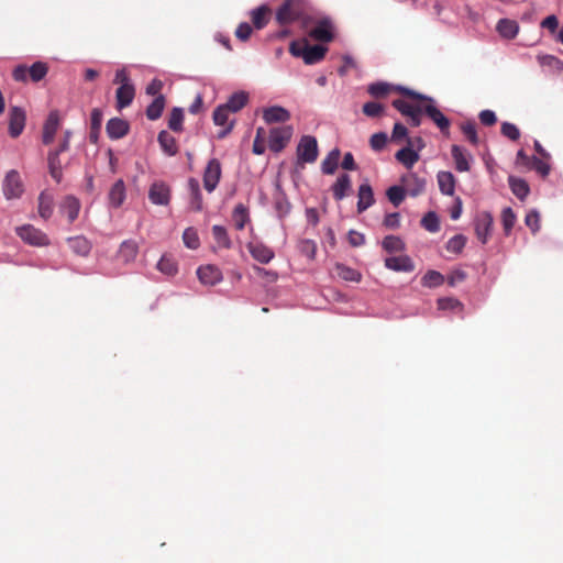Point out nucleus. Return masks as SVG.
Wrapping results in <instances>:
<instances>
[{"instance_id":"obj_1","label":"nucleus","mask_w":563,"mask_h":563,"mask_svg":"<svg viewBox=\"0 0 563 563\" xmlns=\"http://www.w3.org/2000/svg\"><path fill=\"white\" fill-rule=\"evenodd\" d=\"M405 93L410 97L409 100L397 99L393 101V106L405 117L409 119V122L413 126H418L421 123V114L427 102V97L418 95L413 91L404 89Z\"/></svg>"},{"instance_id":"obj_2","label":"nucleus","mask_w":563,"mask_h":563,"mask_svg":"<svg viewBox=\"0 0 563 563\" xmlns=\"http://www.w3.org/2000/svg\"><path fill=\"white\" fill-rule=\"evenodd\" d=\"M318 154L317 139L311 135L301 136L296 147V172L298 173L305 164L314 163Z\"/></svg>"},{"instance_id":"obj_3","label":"nucleus","mask_w":563,"mask_h":563,"mask_svg":"<svg viewBox=\"0 0 563 563\" xmlns=\"http://www.w3.org/2000/svg\"><path fill=\"white\" fill-rule=\"evenodd\" d=\"M289 51L294 56L301 57L306 64L312 65L324 57L327 47L322 45H309L306 42H292Z\"/></svg>"},{"instance_id":"obj_4","label":"nucleus","mask_w":563,"mask_h":563,"mask_svg":"<svg viewBox=\"0 0 563 563\" xmlns=\"http://www.w3.org/2000/svg\"><path fill=\"white\" fill-rule=\"evenodd\" d=\"M48 71V66L43 62H35L30 67L25 65L16 66L12 71V77L16 81H26L27 76L32 81L37 82L42 80Z\"/></svg>"},{"instance_id":"obj_5","label":"nucleus","mask_w":563,"mask_h":563,"mask_svg":"<svg viewBox=\"0 0 563 563\" xmlns=\"http://www.w3.org/2000/svg\"><path fill=\"white\" fill-rule=\"evenodd\" d=\"M294 130L290 125L273 128L268 134V148L272 152H282L289 143Z\"/></svg>"},{"instance_id":"obj_6","label":"nucleus","mask_w":563,"mask_h":563,"mask_svg":"<svg viewBox=\"0 0 563 563\" xmlns=\"http://www.w3.org/2000/svg\"><path fill=\"white\" fill-rule=\"evenodd\" d=\"M213 123L220 126L219 131L216 133V136L223 139L232 131L235 124V118L228 109H225L222 104H219L213 111Z\"/></svg>"},{"instance_id":"obj_7","label":"nucleus","mask_w":563,"mask_h":563,"mask_svg":"<svg viewBox=\"0 0 563 563\" xmlns=\"http://www.w3.org/2000/svg\"><path fill=\"white\" fill-rule=\"evenodd\" d=\"M16 234L26 243L33 246H44L49 243L47 235L31 224L16 229Z\"/></svg>"},{"instance_id":"obj_8","label":"nucleus","mask_w":563,"mask_h":563,"mask_svg":"<svg viewBox=\"0 0 563 563\" xmlns=\"http://www.w3.org/2000/svg\"><path fill=\"white\" fill-rule=\"evenodd\" d=\"M475 234L477 239L483 243L486 244L488 242V239L490 236L494 219L490 212L483 211L478 213L475 218Z\"/></svg>"},{"instance_id":"obj_9","label":"nucleus","mask_w":563,"mask_h":563,"mask_svg":"<svg viewBox=\"0 0 563 563\" xmlns=\"http://www.w3.org/2000/svg\"><path fill=\"white\" fill-rule=\"evenodd\" d=\"M303 0H287L277 11L276 19L280 24L296 20L301 13Z\"/></svg>"},{"instance_id":"obj_10","label":"nucleus","mask_w":563,"mask_h":563,"mask_svg":"<svg viewBox=\"0 0 563 563\" xmlns=\"http://www.w3.org/2000/svg\"><path fill=\"white\" fill-rule=\"evenodd\" d=\"M310 36L320 42H330L334 36V25L330 19H322L310 31Z\"/></svg>"},{"instance_id":"obj_11","label":"nucleus","mask_w":563,"mask_h":563,"mask_svg":"<svg viewBox=\"0 0 563 563\" xmlns=\"http://www.w3.org/2000/svg\"><path fill=\"white\" fill-rule=\"evenodd\" d=\"M25 112L19 107H12L9 112V134L18 137L25 126Z\"/></svg>"},{"instance_id":"obj_12","label":"nucleus","mask_w":563,"mask_h":563,"mask_svg":"<svg viewBox=\"0 0 563 563\" xmlns=\"http://www.w3.org/2000/svg\"><path fill=\"white\" fill-rule=\"evenodd\" d=\"M106 131L111 140H119L129 133L130 124L123 119L112 118L107 122Z\"/></svg>"},{"instance_id":"obj_13","label":"nucleus","mask_w":563,"mask_h":563,"mask_svg":"<svg viewBox=\"0 0 563 563\" xmlns=\"http://www.w3.org/2000/svg\"><path fill=\"white\" fill-rule=\"evenodd\" d=\"M148 198L155 205H167L170 198L169 187L163 181H155L150 188Z\"/></svg>"},{"instance_id":"obj_14","label":"nucleus","mask_w":563,"mask_h":563,"mask_svg":"<svg viewBox=\"0 0 563 563\" xmlns=\"http://www.w3.org/2000/svg\"><path fill=\"white\" fill-rule=\"evenodd\" d=\"M423 111L437 124L441 131H448L450 126L449 119L433 104V100L428 98Z\"/></svg>"},{"instance_id":"obj_15","label":"nucleus","mask_w":563,"mask_h":563,"mask_svg":"<svg viewBox=\"0 0 563 563\" xmlns=\"http://www.w3.org/2000/svg\"><path fill=\"white\" fill-rule=\"evenodd\" d=\"M59 128L58 111H51L43 126V143L48 145L53 142Z\"/></svg>"},{"instance_id":"obj_16","label":"nucleus","mask_w":563,"mask_h":563,"mask_svg":"<svg viewBox=\"0 0 563 563\" xmlns=\"http://www.w3.org/2000/svg\"><path fill=\"white\" fill-rule=\"evenodd\" d=\"M385 266L395 272H412L415 264L408 255L391 256L385 258Z\"/></svg>"},{"instance_id":"obj_17","label":"nucleus","mask_w":563,"mask_h":563,"mask_svg":"<svg viewBox=\"0 0 563 563\" xmlns=\"http://www.w3.org/2000/svg\"><path fill=\"white\" fill-rule=\"evenodd\" d=\"M263 119L266 123H283L290 119V113L282 106H272L263 110Z\"/></svg>"},{"instance_id":"obj_18","label":"nucleus","mask_w":563,"mask_h":563,"mask_svg":"<svg viewBox=\"0 0 563 563\" xmlns=\"http://www.w3.org/2000/svg\"><path fill=\"white\" fill-rule=\"evenodd\" d=\"M250 95L244 90L233 92L222 106L233 115L243 109L249 102Z\"/></svg>"},{"instance_id":"obj_19","label":"nucleus","mask_w":563,"mask_h":563,"mask_svg":"<svg viewBox=\"0 0 563 563\" xmlns=\"http://www.w3.org/2000/svg\"><path fill=\"white\" fill-rule=\"evenodd\" d=\"M80 202L74 196L65 197L60 205V212L67 217L69 223H73L78 218Z\"/></svg>"},{"instance_id":"obj_20","label":"nucleus","mask_w":563,"mask_h":563,"mask_svg":"<svg viewBox=\"0 0 563 563\" xmlns=\"http://www.w3.org/2000/svg\"><path fill=\"white\" fill-rule=\"evenodd\" d=\"M135 89L133 85H121L115 91L117 108L119 110L130 106L134 99Z\"/></svg>"},{"instance_id":"obj_21","label":"nucleus","mask_w":563,"mask_h":563,"mask_svg":"<svg viewBox=\"0 0 563 563\" xmlns=\"http://www.w3.org/2000/svg\"><path fill=\"white\" fill-rule=\"evenodd\" d=\"M358 201H357V211L358 213L364 212L368 209L374 202V194L373 189L368 184H362L358 188Z\"/></svg>"},{"instance_id":"obj_22","label":"nucleus","mask_w":563,"mask_h":563,"mask_svg":"<svg viewBox=\"0 0 563 563\" xmlns=\"http://www.w3.org/2000/svg\"><path fill=\"white\" fill-rule=\"evenodd\" d=\"M341 158L339 148L331 150L321 163V170L323 174L332 175L335 173Z\"/></svg>"},{"instance_id":"obj_23","label":"nucleus","mask_w":563,"mask_h":563,"mask_svg":"<svg viewBox=\"0 0 563 563\" xmlns=\"http://www.w3.org/2000/svg\"><path fill=\"white\" fill-rule=\"evenodd\" d=\"M2 188L7 199L19 198L24 190L20 178H4Z\"/></svg>"},{"instance_id":"obj_24","label":"nucleus","mask_w":563,"mask_h":563,"mask_svg":"<svg viewBox=\"0 0 563 563\" xmlns=\"http://www.w3.org/2000/svg\"><path fill=\"white\" fill-rule=\"evenodd\" d=\"M249 251L256 261L263 264H267L274 257V252L263 244H250Z\"/></svg>"},{"instance_id":"obj_25","label":"nucleus","mask_w":563,"mask_h":563,"mask_svg":"<svg viewBox=\"0 0 563 563\" xmlns=\"http://www.w3.org/2000/svg\"><path fill=\"white\" fill-rule=\"evenodd\" d=\"M137 244L134 241H124L119 249L118 256L124 263H129L135 260L137 255Z\"/></svg>"},{"instance_id":"obj_26","label":"nucleus","mask_w":563,"mask_h":563,"mask_svg":"<svg viewBox=\"0 0 563 563\" xmlns=\"http://www.w3.org/2000/svg\"><path fill=\"white\" fill-rule=\"evenodd\" d=\"M68 245L74 253L80 256H87L91 251L90 242L84 236L69 238Z\"/></svg>"},{"instance_id":"obj_27","label":"nucleus","mask_w":563,"mask_h":563,"mask_svg":"<svg viewBox=\"0 0 563 563\" xmlns=\"http://www.w3.org/2000/svg\"><path fill=\"white\" fill-rule=\"evenodd\" d=\"M232 221L236 230H243L250 221L249 209L243 203L235 206L232 212Z\"/></svg>"},{"instance_id":"obj_28","label":"nucleus","mask_w":563,"mask_h":563,"mask_svg":"<svg viewBox=\"0 0 563 563\" xmlns=\"http://www.w3.org/2000/svg\"><path fill=\"white\" fill-rule=\"evenodd\" d=\"M125 199V187L123 180L120 178L112 186L109 192V201L112 207H120Z\"/></svg>"},{"instance_id":"obj_29","label":"nucleus","mask_w":563,"mask_h":563,"mask_svg":"<svg viewBox=\"0 0 563 563\" xmlns=\"http://www.w3.org/2000/svg\"><path fill=\"white\" fill-rule=\"evenodd\" d=\"M498 33L505 38H514L519 31V25L516 21L509 19H501L497 23Z\"/></svg>"},{"instance_id":"obj_30","label":"nucleus","mask_w":563,"mask_h":563,"mask_svg":"<svg viewBox=\"0 0 563 563\" xmlns=\"http://www.w3.org/2000/svg\"><path fill=\"white\" fill-rule=\"evenodd\" d=\"M452 156L456 166V170L465 173L470 168V155L466 154L460 146L452 147Z\"/></svg>"},{"instance_id":"obj_31","label":"nucleus","mask_w":563,"mask_h":563,"mask_svg":"<svg viewBox=\"0 0 563 563\" xmlns=\"http://www.w3.org/2000/svg\"><path fill=\"white\" fill-rule=\"evenodd\" d=\"M158 143L162 150L168 155H175L178 151L175 137L167 131H162L158 134Z\"/></svg>"},{"instance_id":"obj_32","label":"nucleus","mask_w":563,"mask_h":563,"mask_svg":"<svg viewBox=\"0 0 563 563\" xmlns=\"http://www.w3.org/2000/svg\"><path fill=\"white\" fill-rule=\"evenodd\" d=\"M332 192L335 200H342L352 192L350 178H338L332 186Z\"/></svg>"},{"instance_id":"obj_33","label":"nucleus","mask_w":563,"mask_h":563,"mask_svg":"<svg viewBox=\"0 0 563 563\" xmlns=\"http://www.w3.org/2000/svg\"><path fill=\"white\" fill-rule=\"evenodd\" d=\"M165 108V98L163 95H158L151 104L146 108V117L148 120H157L161 118Z\"/></svg>"},{"instance_id":"obj_34","label":"nucleus","mask_w":563,"mask_h":563,"mask_svg":"<svg viewBox=\"0 0 563 563\" xmlns=\"http://www.w3.org/2000/svg\"><path fill=\"white\" fill-rule=\"evenodd\" d=\"M335 273L336 275L346 282H360L362 278V275L358 271L349 267L344 264L338 263L335 265Z\"/></svg>"},{"instance_id":"obj_35","label":"nucleus","mask_w":563,"mask_h":563,"mask_svg":"<svg viewBox=\"0 0 563 563\" xmlns=\"http://www.w3.org/2000/svg\"><path fill=\"white\" fill-rule=\"evenodd\" d=\"M383 249L388 253L402 252L406 247L405 242L396 235H387L383 240Z\"/></svg>"},{"instance_id":"obj_36","label":"nucleus","mask_w":563,"mask_h":563,"mask_svg":"<svg viewBox=\"0 0 563 563\" xmlns=\"http://www.w3.org/2000/svg\"><path fill=\"white\" fill-rule=\"evenodd\" d=\"M269 9L266 5L258 7L251 11V18L256 29H263L268 21Z\"/></svg>"},{"instance_id":"obj_37","label":"nucleus","mask_w":563,"mask_h":563,"mask_svg":"<svg viewBox=\"0 0 563 563\" xmlns=\"http://www.w3.org/2000/svg\"><path fill=\"white\" fill-rule=\"evenodd\" d=\"M38 213L45 220L53 213V198L46 192H42L38 197Z\"/></svg>"},{"instance_id":"obj_38","label":"nucleus","mask_w":563,"mask_h":563,"mask_svg":"<svg viewBox=\"0 0 563 563\" xmlns=\"http://www.w3.org/2000/svg\"><path fill=\"white\" fill-rule=\"evenodd\" d=\"M509 185L514 195L523 200L529 194V186L523 178H509Z\"/></svg>"},{"instance_id":"obj_39","label":"nucleus","mask_w":563,"mask_h":563,"mask_svg":"<svg viewBox=\"0 0 563 563\" xmlns=\"http://www.w3.org/2000/svg\"><path fill=\"white\" fill-rule=\"evenodd\" d=\"M213 242L219 249H230L231 240L223 227L213 225Z\"/></svg>"},{"instance_id":"obj_40","label":"nucleus","mask_w":563,"mask_h":563,"mask_svg":"<svg viewBox=\"0 0 563 563\" xmlns=\"http://www.w3.org/2000/svg\"><path fill=\"white\" fill-rule=\"evenodd\" d=\"M444 283V276L437 271H428L421 279L423 287L435 288Z\"/></svg>"},{"instance_id":"obj_41","label":"nucleus","mask_w":563,"mask_h":563,"mask_svg":"<svg viewBox=\"0 0 563 563\" xmlns=\"http://www.w3.org/2000/svg\"><path fill=\"white\" fill-rule=\"evenodd\" d=\"M517 217L514 210L510 207L504 208L501 211V223L504 228L505 235H509L515 223Z\"/></svg>"},{"instance_id":"obj_42","label":"nucleus","mask_w":563,"mask_h":563,"mask_svg":"<svg viewBox=\"0 0 563 563\" xmlns=\"http://www.w3.org/2000/svg\"><path fill=\"white\" fill-rule=\"evenodd\" d=\"M397 159L407 167H411L418 161V154L410 147H405L397 152Z\"/></svg>"},{"instance_id":"obj_43","label":"nucleus","mask_w":563,"mask_h":563,"mask_svg":"<svg viewBox=\"0 0 563 563\" xmlns=\"http://www.w3.org/2000/svg\"><path fill=\"white\" fill-rule=\"evenodd\" d=\"M421 225L429 232L435 233L440 230V221L435 212L429 211L421 219Z\"/></svg>"},{"instance_id":"obj_44","label":"nucleus","mask_w":563,"mask_h":563,"mask_svg":"<svg viewBox=\"0 0 563 563\" xmlns=\"http://www.w3.org/2000/svg\"><path fill=\"white\" fill-rule=\"evenodd\" d=\"M184 112L180 108H174L169 114L168 128L175 132L183 130Z\"/></svg>"},{"instance_id":"obj_45","label":"nucleus","mask_w":563,"mask_h":563,"mask_svg":"<svg viewBox=\"0 0 563 563\" xmlns=\"http://www.w3.org/2000/svg\"><path fill=\"white\" fill-rule=\"evenodd\" d=\"M274 205L279 218H284L290 212L291 205L283 192L277 194Z\"/></svg>"},{"instance_id":"obj_46","label":"nucleus","mask_w":563,"mask_h":563,"mask_svg":"<svg viewBox=\"0 0 563 563\" xmlns=\"http://www.w3.org/2000/svg\"><path fill=\"white\" fill-rule=\"evenodd\" d=\"M298 250L309 260H313L317 252V244L313 240L303 239L298 242Z\"/></svg>"},{"instance_id":"obj_47","label":"nucleus","mask_w":563,"mask_h":563,"mask_svg":"<svg viewBox=\"0 0 563 563\" xmlns=\"http://www.w3.org/2000/svg\"><path fill=\"white\" fill-rule=\"evenodd\" d=\"M191 190L190 208L195 211L201 210V198L199 194V183L195 178H190L189 181Z\"/></svg>"},{"instance_id":"obj_48","label":"nucleus","mask_w":563,"mask_h":563,"mask_svg":"<svg viewBox=\"0 0 563 563\" xmlns=\"http://www.w3.org/2000/svg\"><path fill=\"white\" fill-rule=\"evenodd\" d=\"M157 268L159 272L173 276L177 273V264L170 257L163 256L157 263Z\"/></svg>"},{"instance_id":"obj_49","label":"nucleus","mask_w":563,"mask_h":563,"mask_svg":"<svg viewBox=\"0 0 563 563\" xmlns=\"http://www.w3.org/2000/svg\"><path fill=\"white\" fill-rule=\"evenodd\" d=\"M387 197L389 201L395 206L398 207L405 199L406 191L400 186H393L388 188L387 190Z\"/></svg>"},{"instance_id":"obj_50","label":"nucleus","mask_w":563,"mask_h":563,"mask_svg":"<svg viewBox=\"0 0 563 563\" xmlns=\"http://www.w3.org/2000/svg\"><path fill=\"white\" fill-rule=\"evenodd\" d=\"M466 244V238L462 234L454 235L446 243V250L451 253L459 254Z\"/></svg>"},{"instance_id":"obj_51","label":"nucleus","mask_w":563,"mask_h":563,"mask_svg":"<svg viewBox=\"0 0 563 563\" xmlns=\"http://www.w3.org/2000/svg\"><path fill=\"white\" fill-rule=\"evenodd\" d=\"M265 137H266L265 130L263 128H258L256 130V135H255L254 142H253V153L254 154H256V155L264 154V152L266 150Z\"/></svg>"},{"instance_id":"obj_52","label":"nucleus","mask_w":563,"mask_h":563,"mask_svg":"<svg viewBox=\"0 0 563 563\" xmlns=\"http://www.w3.org/2000/svg\"><path fill=\"white\" fill-rule=\"evenodd\" d=\"M183 240H184L185 245L191 250H196L199 246L198 234L191 228H188L185 230V232L183 234Z\"/></svg>"},{"instance_id":"obj_53","label":"nucleus","mask_w":563,"mask_h":563,"mask_svg":"<svg viewBox=\"0 0 563 563\" xmlns=\"http://www.w3.org/2000/svg\"><path fill=\"white\" fill-rule=\"evenodd\" d=\"M526 225L531 230L534 234L540 230V214L538 211L532 210L527 213L525 218Z\"/></svg>"},{"instance_id":"obj_54","label":"nucleus","mask_w":563,"mask_h":563,"mask_svg":"<svg viewBox=\"0 0 563 563\" xmlns=\"http://www.w3.org/2000/svg\"><path fill=\"white\" fill-rule=\"evenodd\" d=\"M59 152L55 151L48 155V168L51 176H59L62 173V163L58 158Z\"/></svg>"},{"instance_id":"obj_55","label":"nucleus","mask_w":563,"mask_h":563,"mask_svg":"<svg viewBox=\"0 0 563 563\" xmlns=\"http://www.w3.org/2000/svg\"><path fill=\"white\" fill-rule=\"evenodd\" d=\"M387 134L384 132L375 133L371 136L369 144L374 151H380L387 144Z\"/></svg>"},{"instance_id":"obj_56","label":"nucleus","mask_w":563,"mask_h":563,"mask_svg":"<svg viewBox=\"0 0 563 563\" xmlns=\"http://www.w3.org/2000/svg\"><path fill=\"white\" fill-rule=\"evenodd\" d=\"M532 168L534 172L547 176L550 173V165H549V158H533L532 161Z\"/></svg>"},{"instance_id":"obj_57","label":"nucleus","mask_w":563,"mask_h":563,"mask_svg":"<svg viewBox=\"0 0 563 563\" xmlns=\"http://www.w3.org/2000/svg\"><path fill=\"white\" fill-rule=\"evenodd\" d=\"M102 111L99 108H93L90 113V128L95 132H100L102 124Z\"/></svg>"},{"instance_id":"obj_58","label":"nucleus","mask_w":563,"mask_h":563,"mask_svg":"<svg viewBox=\"0 0 563 563\" xmlns=\"http://www.w3.org/2000/svg\"><path fill=\"white\" fill-rule=\"evenodd\" d=\"M501 133L512 141L518 140L520 136L519 129L515 124L509 122H504L501 124Z\"/></svg>"},{"instance_id":"obj_59","label":"nucleus","mask_w":563,"mask_h":563,"mask_svg":"<svg viewBox=\"0 0 563 563\" xmlns=\"http://www.w3.org/2000/svg\"><path fill=\"white\" fill-rule=\"evenodd\" d=\"M459 307H462V303L455 298L445 297L438 299V308L441 310H452Z\"/></svg>"},{"instance_id":"obj_60","label":"nucleus","mask_w":563,"mask_h":563,"mask_svg":"<svg viewBox=\"0 0 563 563\" xmlns=\"http://www.w3.org/2000/svg\"><path fill=\"white\" fill-rule=\"evenodd\" d=\"M462 131L468 141L473 144L478 142L477 132L473 122H467L462 125Z\"/></svg>"},{"instance_id":"obj_61","label":"nucleus","mask_w":563,"mask_h":563,"mask_svg":"<svg viewBox=\"0 0 563 563\" xmlns=\"http://www.w3.org/2000/svg\"><path fill=\"white\" fill-rule=\"evenodd\" d=\"M363 112L371 118L378 117L383 112V107L377 102H367L363 106Z\"/></svg>"},{"instance_id":"obj_62","label":"nucleus","mask_w":563,"mask_h":563,"mask_svg":"<svg viewBox=\"0 0 563 563\" xmlns=\"http://www.w3.org/2000/svg\"><path fill=\"white\" fill-rule=\"evenodd\" d=\"M389 89H390V86L388 84L376 82V84H372L368 87V92L374 97H380V96L386 95L389 91Z\"/></svg>"},{"instance_id":"obj_63","label":"nucleus","mask_w":563,"mask_h":563,"mask_svg":"<svg viewBox=\"0 0 563 563\" xmlns=\"http://www.w3.org/2000/svg\"><path fill=\"white\" fill-rule=\"evenodd\" d=\"M439 187L442 194L453 195L455 188V178H438Z\"/></svg>"},{"instance_id":"obj_64","label":"nucleus","mask_w":563,"mask_h":563,"mask_svg":"<svg viewBox=\"0 0 563 563\" xmlns=\"http://www.w3.org/2000/svg\"><path fill=\"white\" fill-rule=\"evenodd\" d=\"M197 276L202 285L211 284V265L201 266L197 269Z\"/></svg>"}]
</instances>
